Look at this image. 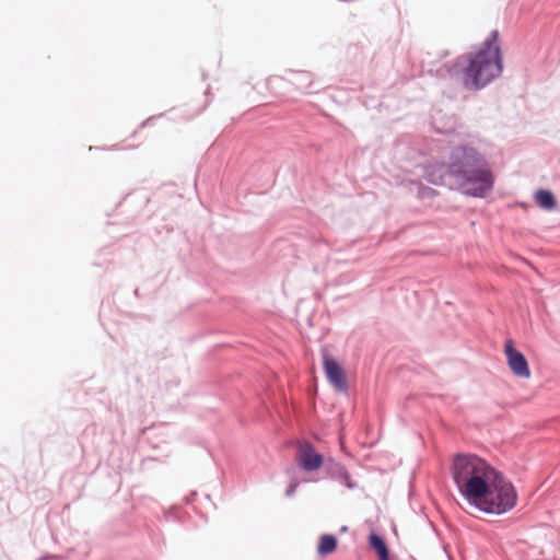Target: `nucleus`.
Wrapping results in <instances>:
<instances>
[{"label": "nucleus", "mask_w": 560, "mask_h": 560, "mask_svg": "<svg viewBox=\"0 0 560 560\" xmlns=\"http://www.w3.org/2000/svg\"><path fill=\"white\" fill-rule=\"evenodd\" d=\"M338 540L334 535L324 534L320 536L317 553L322 557L327 556L336 550Z\"/></svg>", "instance_id": "9d476101"}, {"label": "nucleus", "mask_w": 560, "mask_h": 560, "mask_svg": "<svg viewBox=\"0 0 560 560\" xmlns=\"http://www.w3.org/2000/svg\"><path fill=\"white\" fill-rule=\"evenodd\" d=\"M424 177L433 185L457 187L474 198L486 197L494 186L488 160L467 143L454 148L447 163L433 162L425 165Z\"/></svg>", "instance_id": "f257e3e1"}, {"label": "nucleus", "mask_w": 560, "mask_h": 560, "mask_svg": "<svg viewBox=\"0 0 560 560\" xmlns=\"http://www.w3.org/2000/svg\"><path fill=\"white\" fill-rule=\"evenodd\" d=\"M506 361L512 373L522 378L530 376V370L526 357L515 349L513 340L508 339L504 345Z\"/></svg>", "instance_id": "39448f33"}, {"label": "nucleus", "mask_w": 560, "mask_h": 560, "mask_svg": "<svg viewBox=\"0 0 560 560\" xmlns=\"http://www.w3.org/2000/svg\"><path fill=\"white\" fill-rule=\"evenodd\" d=\"M298 487H299V482H292V483H290V486L288 487V489H287V491H285V495H287L288 498L293 497V495L295 494V492H296Z\"/></svg>", "instance_id": "f8f14e48"}, {"label": "nucleus", "mask_w": 560, "mask_h": 560, "mask_svg": "<svg viewBox=\"0 0 560 560\" xmlns=\"http://www.w3.org/2000/svg\"><path fill=\"white\" fill-rule=\"evenodd\" d=\"M500 470L472 454H458L453 459L452 475L459 493L474 506L487 493L489 483Z\"/></svg>", "instance_id": "f03ea898"}, {"label": "nucleus", "mask_w": 560, "mask_h": 560, "mask_svg": "<svg viewBox=\"0 0 560 560\" xmlns=\"http://www.w3.org/2000/svg\"><path fill=\"white\" fill-rule=\"evenodd\" d=\"M347 530H348V527H347V526H342V527H341V529H340V532H342V533H345V532H347Z\"/></svg>", "instance_id": "4468645a"}, {"label": "nucleus", "mask_w": 560, "mask_h": 560, "mask_svg": "<svg viewBox=\"0 0 560 560\" xmlns=\"http://www.w3.org/2000/svg\"><path fill=\"white\" fill-rule=\"evenodd\" d=\"M516 501L517 492L515 487L500 471L495 476V480L489 483L487 493L474 506L487 514L501 515L511 511L516 505Z\"/></svg>", "instance_id": "20e7f679"}, {"label": "nucleus", "mask_w": 560, "mask_h": 560, "mask_svg": "<svg viewBox=\"0 0 560 560\" xmlns=\"http://www.w3.org/2000/svg\"><path fill=\"white\" fill-rule=\"evenodd\" d=\"M369 545L376 552L378 560H389V550L385 539L376 533L369 536Z\"/></svg>", "instance_id": "1a4fd4ad"}, {"label": "nucleus", "mask_w": 560, "mask_h": 560, "mask_svg": "<svg viewBox=\"0 0 560 560\" xmlns=\"http://www.w3.org/2000/svg\"><path fill=\"white\" fill-rule=\"evenodd\" d=\"M498 36V32L493 31L478 50L466 56L463 82L467 89H482L501 74L502 57Z\"/></svg>", "instance_id": "7ed1b4c3"}, {"label": "nucleus", "mask_w": 560, "mask_h": 560, "mask_svg": "<svg viewBox=\"0 0 560 560\" xmlns=\"http://www.w3.org/2000/svg\"><path fill=\"white\" fill-rule=\"evenodd\" d=\"M323 365L328 382L338 390L346 392L348 383L343 368L326 353L323 355Z\"/></svg>", "instance_id": "423d86ee"}, {"label": "nucleus", "mask_w": 560, "mask_h": 560, "mask_svg": "<svg viewBox=\"0 0 560 560\" xmlns=\"http://www.w3.org/2000/svg\"><path fill=\"white\" fill-rule=\"evenodd\" d=\"M296 460L299 466L305 471H315L323 467L325 463L324 456L317 453L308 442L300 446Z\"/></svg>", "instance_id": "0eeeda50"}, {"label": "nucleus", "mask_w": 560, "mask_h": 560, "mask_svg": "<svg viewBox=\"0 0 560 560\" xmlns=\"http://www.w3.org/2000/svg\"><path fill=\"white\" fill-rule=\"evenodd\" d=\"M535 201L540 208L545 210H552L556 207L555 196L550 190L547 189L537 190L535 194Z\"/></svg>", "instance_id": "9b49d317"}, {"label": "nucleus", "mask_w": 560, "mask_h": 560, "mask_svg": "<svg viewBox=\"0 0 560 560\" xmlns=\"http://www.w3.org/2000/svg\"><path fill=\"white\" fill-rule=\"evenodd\" d=\"M420 194H421L422 197H430V196L435 195V190L430 188V187H423L420 190Z\"/></svg>", "instance_id": "ddd939ff"}, {"label": "nucleus", "mask_w": 560, "mask_h": 560, "mask_svg": "<svg viewBox=\"0 0 560 560\" xmlns=\"http://www.w3.org/2000/svg\"><path fill=\"white\" fill-rule=\"evenodd\" d=\"M323 468L329 478L339 481L340 483L345 485L348 489L353 490L358 487L357 482L351 480V477L347 468L339 462H336L332 458H328L325 460Z\"/></svg>", "instance_id": "6e6552de"}]
</instances>
